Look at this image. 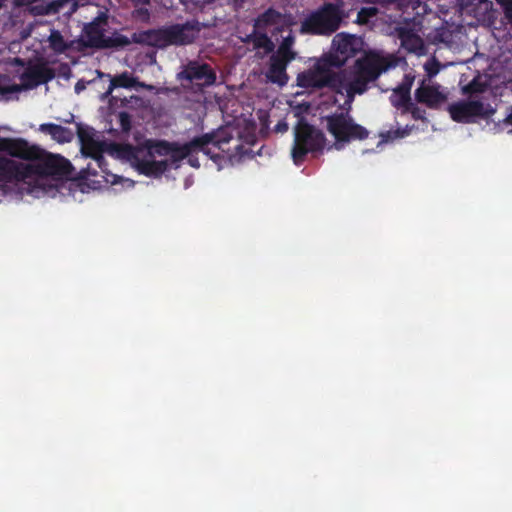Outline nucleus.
Wrapping results in <instances>:
<instances>
[{
    "label": "nucleus",
    "instance_id": "nucleus-1",
    "mask_svg": "<svg viewBox=\"0 0 512 512\" xmlns=\"http://www.w3.org/2000/svg\"><path fill=\"white\" fill-rule=\"evenodd\" d=\"M342 64L337 56L330 55L318 61L313 68L298 73L297 86L304 89L327 87L340 94L345 91L347 100L352 102L355 95L364 94L383 72L396 65V61L391 55L382 56L371 52L358 58L349 70H331V67H340Z\"/></svg>",
    "mask_w": 512,
    "mask_h": 512
},
{
    "label": "nucleus",
    "instance_id": "nucleus-2",
    "mask_svg": "<svg viewBox=\"0 0 512 512\" xmlns=\"http://www.w3.org/2000/svg\"><path fill=\"white\" fill-rule=\"evenodd\" d=\"M77 135L81 143V153L93 161L101 163L103 154L107 153L115 159L129 163L141 175L155 178L160 176V161L155 159L156 155H160L158 139H148L138 145L98 141L92 131L81 125H78Z\"/></svg>",
    "mask_w": 512,
    "mask_h": 512
},
{
    "label": "nucleus",
    "instance_id": "nucleus-3",
    "mask_svg": "<svg viewBox=\"0 0 512 512\" xmlns=\"http://www.w3.org/2000/svg\"><path fill=\"white\" fill-rule=\"evenodd\" d=\"M232 139V130L222 127L196 136L182 145L162 140V156L165 157L162 159V176L168 177L171 170L179 169L191 152H202L215 163L219 162L222 158L219 151L229 152L230 148L226 146Z\"/></svg>",
    "mask_w": 512,
    "mask_h": 512
},
{
    "label": "nucleus",
    "instance_id": "nucleus-4",
    "mask_svg": "<svg viewBox=\"0 0 512 512\" xmlns=\"http://www.w3.org/2000/svg\"><path fill=\"white\" fill-rule=\"evenodd\" d=\"M0 152L19 158L32 167L30 180L37 177H54L56 179L69 178L73 166L69 160L60 155L49 154L37 145H31L23 138H0Z\"/></svg>",
    "mask_w": 512,
    "mask_h": 512
},
{
    "label": "nucleus",
    "instance_id": "nucleus-5",
    "mask_svg": "<svg viewBox=\"0 0 512 512\" xmlns=\"http://www.w3.org/2000/svg\"><path fill=\"white\" fill-rule=\"evenodd\" d=\"M327 131L334 137V144L329 147L341 150L345 144L352 141H362L368 138L369 131L356 123L349 110L336 111L324 117Z\"/></svg>",
    "mask_w": 512,
    "mask_h": 512
},
{
    "label": "nucleus",
    "instance_id": "nucleus-6",
    "mask_svg": "<svg viewBox=\"0 0 512 512\" xmlns=\"http://www.w3.org/2000/svg\"><path fill=\"white\" fill-rule=\"evenodd\" d=\"M342 11L337 4L324 3L310 13L301 23L300 33L310 35H331L340 26Z\"/></svg>",
    "mask_w": 512,
    "mask_h": 512
},
{
    "label": "nucleus",
    "instance_id": "nucleus-7",
    "mask_svg": "<svg viewBox=\"0 0 512 512\" xmlns=\"http://www.w3.org/2000/svg\"><path fill=\"white\" fill-rule=\"evenodd\" d=\"M326 145L324 133L306 122H300L295 130L292 157L296 164L302 162L308 153L322 152Z\"/></svg>",
    "mask_w": 512,
    "mask_h": 512
},
{
    "label": "nucleus",
    "instance_id": "nucleus-8",
    "mask_svg": "<svg viewBox=\"0 0 512 512\" xmlns=\"http://www.w3.org/2000/svg\"><path fill=\"white\" fill-rule=\"evenodd\" d=\"M108 10L99 11L98 15L83 28L88 45L94 48L125 47L130 44L127 36L114 34L105 36V27L108 25Z\"/></svg>",
    "mask_w": 512,
    "mask_h": 512
},
{
    "label": "nucleus",
    "instance_id": "nucleus-9",
    "mask_svg": "<svg viewBox=\"0 0 512 512\" xmlns=\"http://www.w3.org/2000/svg\"><path fill=\"white\" fill-rule=\"evenodd\" d=\"M178 78L187 81L196 87V91H203L216 83L217 75L215 70L207 63L189 61L178 73Z\"/></svg>",
    "mask_w": 512,
    "mask_h": 512
},
{
    "label": "nucleus",
    "instance_id": "nucleus-10",
    "mask_svg": "<svg viewBox=\"0 0 512 512\" xmlns=\"http://www.w3.org/2000/svg\"><path fill=\"white\" fill-rule=\"evenodd\" d=\"M448 111L452 120L458 123H472L476 118H487L493 113V110L486 109L479 100H461L452 103L449 105Z\"/></svg>",
    "mask_w": 512,
    "mask_h": 512
},
{
    "label": "nucleus",
    "instance_id": "nucleus-11",
    "mask_svg": "<svg viewBox=\"0 0 512 512\" xmlns=\"http://www.w3.org/2000/svg\"><path fill=\"white\" fill-rule=\"evenodd\" d=\"M199 31L196 24H176L166 28L162 27V48L166 45H186L192 43Z\"/></svg>",
    "mask_w": 512,
    "mask_h": 512
},
{
    "label": "nucleus",
    "instance_id": "nucleus-12",
    "mask_svg": "<svg viewBox=\"0 0 512 512\" xmlns=\"http://www.w3.org/2000/svg\"><path fill=\"white\" fill-rule=\"evenodd\" d=\"M32 167L13 159L0 157V181L2 182H26L30 180Z\"/></svg>",
    "mask_w": 512,
    "mask_h": 512
},
{
    "label": "nucleus",
    "instance_id": "nucleus-13",
    "mask_svg": "<svg viewBox=\"0 0 512 512\" xmlns=\"http://www.w3.org/2000/svg\"><path fill=\"white\" fill-rule=\"evenodd\" d=\"M55 77L52 68L45 64H36L29 66L21 75V82L27 89H33L41 84L51 81Z\"/></svg>",
    "mask_w": 512,
    "mask_h": 512
},
{
    "label": "nucleus",
    "instance_id": "nucleus-14",
    "mask_svg": "<svg viewBox=\"0 0 512 512\" xmlns=\"http://www.w3.org/2000/svg\"><path fill=\"white\" fill-rule=\"evenodd\" d=\"M292 62L287 58L272 54L269 60L268 70L266 72L267 79L274 84L281 87L288 83L289 77L287 74V66Z\"/></svg>",
    "mask_w": 512,
    "mask_h": 512
},
{
    "label": "nucleus",
    "instance_id": "nucleus-15",
    "mask_svg": "<svg viewBox=\"0 0 512 512\" xmlns=\"http://www.w3.org/2000/svg\"><path fill=\"white\" fill-rule=\"evenodd\" d=\"M415 99L429 108H437L446 101V96L438 87L422 84L415 90Z\"/></svg>",
    "mask_w": 512,
    "mask_h": 512
},
{
    "label": "nucleus",
    "instance_id": "nucleus-16",
    "mask_svg": "<svg viewBox=\"0 0 512 512\" xmlns=\"http://www.w3.org/2000/svg\"><path fill=\"white\" fill-rule=\"evenodd\" d=\"M398 38L401 42V47L409 53L422 55L425 52V46L422 38L416 34L412 29L400 28L398 30Z\"/></svg>",
    "mask_w": 512,
    "mask_h": 512
},
{
    "label": "nucleus",
    "instance_id": "nucleus-17",
    "mask_svg": "<svg viewBox=\"0 0 512 512\" xmlns=\"http://www.w3.org/2000/svg\"><path fill=\"white\" fill-rule=\"evenodd\" d=\"M283 18L284 15L281 12L270 7L257 16L253 22V28L266 31L268 27L281 23Z\"/></svg>",
    "mask_w": 512,
    "mask_h": 512
},
{
    "label": "nucleus",
    "instance_id": "nucleus-18",
    "mask_svg": "<svg viewBox=\"0 0 512 512\" xmlns=\"http://www.w3.org/2000/svg\"><path fill=\"white\" fill-rule=\"evenodd\" d=\"M86 172L90 176H101L106 182L111 184H117L119 180L122 179L117 174L111 172L108 162L104 156L101 163L98 161H94V164L89 163L87 165Z\"/></svg>",
    "mask_w": 512,
    "mask_h": 512
},
{
    "label": "nucleus",
    "instance_id": "nucleus-19",
    "mask_svg": "<svg viewBox=\"0 0 512 512\" xmlns=\"http://www.w3.org/2000/svg\"><path fill=\"white\" fill-rule=\"evenodd\" d=\"M40 131L49 134L52 139L59 143L71 142L74 134L71 129L54 123H44L40 125Z\"/></svg>",
    "mask_w": 512,
    "mask_h": 512
},
{
    "label": "nucleus",
    "instance_id": "nucleus-20",
    "mask_svg": "<svg viewBox=\"0 0 512 512\" xmlns=\"http://www.w3.org/2000/svg\"><path fill=\"white\" fill-rule=\"evenodd\" d=\"M129 40L130 43L134 42L160 48V29L134 32Z\"/></svg>",
    "mask_w": 512,
    "mask_h": 512
},
{
    "label": "nucleus",
    "instance_id": "nucleus-21",
    "mask_svg": "<svg viewBox=\"0 0 512 512\" xmlns=\"http://www.w3.org/2000/svg\"><path fill=\"white\" fill-rule=\"evenodd\" d=\"M333 43L337 45V50L346 56L352 55L356 51L354 47L356 38L352 35L342 33L337 34L333 40Z\"/></svg>",
    "mask_w": 512,
    "mask_h": 512
},
{
    "label": "nucleus",
    "instance_id": "nucleus-22",
    "mask_svg": "<svg viewBox=\"0 0 512 512\" xmlns=\"http://www.w3.org/2000/svg\"><path fill=\"white\" fill-rule=\"evenodd\" d=\"M295 43V37L292 33L283 38L282 42L278 46V49L274 54L287 58L288 60H295L297 53L293 50Z\"/></svg>",
    "mask_w": 512,
    "mask_h": 512
},
{
    "label": "nucleus",
    "instance_id": "nucleus-23",
    "mask_svg": "<svg viewBox=\"0 0 512 512\" xmlns=\"http://www.w3.org/2000/svg\"><path fill=\"white\" fill-rule=\"evenodd\" d=\"M390 100L394 107L402 108L403 112L406 110V107L412 105L411 95L408 94L406 88L402 89V91L395 89Z\"/></svg>",
    "mask_w": 512,
    "mask_h": 512
},
{
    "label": "nucleus",
    "instance_id": "nucleus-24",
    "mask_svg": "<svg viewBox=\"0 0 512 512\" xmlns=\"http://www.w3.org/2000/svg\"><path fill=\"white\" fill-rule=\"evenodd\" d=\"M50 15L59 13L66 5H70L67 14L71 15L78 9V2L76 0H52L47 3Z\"/></svg>",
    "mask_w": 512,
    "mask_h": 512
},
{
    "label": "nucleus",
    "instance_id": "nucleus-25",
    "mask_svg": "<svg viewBox=\"0 0 512 512\" xmlns=\"http://www.w3.org/2000/svg\"><path fill=\"white\" fill-rule=\"evenodd\" d=\"M253 47L255 49H264L266 53H271L275 46L266 31L258 30L253 42Z\"/></svg>",
    "mask_w": 512,
    "mask_h": 512
},
{
    "label": "nucleus",
    "instance_id": "nucleus-26",
    "mask_svg": "<svg viewBox=\"0 0 512 512\" xmlns=\"http://www.w3.org/2000/svg\"><path fill=\"white\" fill-rule=\"evenodd\" d=\"M135 84V79L128 73H122L111 80L108 92H111L115 87L131 88Z\"/></svg>",
    "mask_w": 512,
    "mask_h": 512
},
{
    "label": "nucleus",
    "instance_id": "nucleus-27",
    "mask_svg": "<svg viewBox=\"0 0 512 512\" xmlns=\"http://www.w3.org/2000/svg\"><path fill=\"white\" fill-rule=\"evenodd\" d=\"M48 40L50 47L58 53H62L67 49V44L64 40V37L58 30H53Z\"/></svg>",
    "mask_w": 512,
    "mask_h": 512
},
{
    "label": "nucleus",
    "instance_id": "nucleus-28",
    "mask_svg": "<svg viewBox=\"0 0 512 512\" xmlns=\"http://www.w3.org/2000/svg\"><path fill=\"white\" fill-rule=\"evenodd\" d=\"M464 93L466 94H477L482 93L485 90V85L478 81L477 79H473L469 84L464 87Z\"/></svg>",
    "mask_w": 512,
    "mask_h": 512
},
{
    "label": "nucleus",
    "instance_id": "nucleus-29",
    "mask_svg": "<svg viewBox=\"0 0 512 512\" xmlns=\"http://www.w3.org/2000/svg\"><path fill=\"white\" fill-rule=\"evenodd\" d=\"M404 113H410L414 120H425L426 119V111L418 106H416L413 102L412 105L406 107Z\"/></svg>",
    "mask_w": 512,
    "mask_h": 512
},
{
    "label": "nucleus",
    "instance_id": "nucleus-30",
    "mask_svg": "<svg viewBox=\"0 0 512 512\" xmlns=\"http://www.w3.org/2000/svg\"><path fill=\"white\" fill-rule=\"evenodd\" d=\"M132 17L134 20L139 22H148L150 19V13L145 7H135L132 12Z\"/></svg>",
    "mask_w": 512,
    "mask_h": 512
},
{
    "label": "nucleus",
    "instance_id": "nucleus-31",
    "mask_svg": "<svg viewBox=\"0 0 512 512\" xmlns=\"http://www.w3.org/2000/svg\"><path fill=\"white\" fill-rule=\"evenodd\" d=\"M118 121L123 132H129L131 129V116L129 113L122 111L118 114Z\"/></svg>",
    "mask_w": 512,
    "mask_h": 512
},
{
    "label": "nucleus",
    "instance_id": "nucleus-32",
    "mask_svg": "<svg viewBox=\"0 0 512 512\" xmlns=\"http://www.w3.org/2000/svg\"><path fill=\"white\" fill-rule=\"evenodd\" d=\"M28 13L32 16L50 15L48 4L33 5L28 8Z\"/></svg>",
    "mask_w": 512,
    "mask_h": 512
},
{
    "label": "nucleus",
    "instance_id": "nucleus-33",
    "mask_svg": "<svg viewBox=\"0 0 512 512\" xmlns=\"http://www.w3.org/2000/svg\"><path fill=\"white\" fill-rule=\"evenodd\" d=\"M504 8L505 16L512 26V0H496Z\"/></svg>",
    "mask_w": 512,
    "mask_h": 512
},
{
    "label": "nucleus",
    "instance_id": "nucleus-34",
    "mask_svg": "<svg viewBox=\"0 0 512 512\" xmlns=\"http://www.w3.org/2000/svg\"><path fill=\"white\" fill-rule=\"evenodd\" d=\"M376 15V9L375 8H362L358 12V22L363 23L367 21L368 17Z\"/></svg>",
    "mask_w": 512,
    "mask_h": 512
},
{
    "label": "nucleus",
    "instance_id": "nucleus-35",
    "mask_svg": "<svg viewBox=\"0 0 512 512\" xmlns=\"http://www.w3.org/2000/svg\"><path fill=\"white\" fill-rule=\"evenodd\" d=\"M40 0H13V6L16 8L33 6L34 3L39 2Z\"/></svg>",
    "mask_w": 512,
    "mask_h": 512
},
{
    "label": "nucleus",
    "instance_id": "nucleus-36",
    "mask_svg": "<svg viewBox=\"0 0 512 512\" xmlns=\"http://www.w3.org/2000/svg\"><path fill=\"white\" fill-rule=\"evenodd\" d=\"M199 152H191L187 157L188 164L193 168H199L200 162L196 156Z\"/></svg>",
    "mask_w": 512,
    "mask_h": 512
},
{
    "label": "nucleus",
    "instance_id": "nucleus-37",
    "mask_svg": "<svg viewBox=\"0 0 512 512\" xmlns=\"http://www.w3.org/2000/svg\"><path fill=\"white\" fill-rule=\"evenodd\" d=\"M411 86H412V80H408L406 79V81H404L401 85H399L396 89L399 90V91H402V89L406 88L407 91H408V94L410 95V91H411Z\"/></svg>",
    "mask_w": 512,
    "mask_h": 512
},
{
    "label": "nucleus",
    "instance_id": "nucleus-38",
    "mask_svg": "<svg viewBox=\"0 0 512 512\" xmlns=\"http://www.w3.org/2000/svg\"><path fill=\"white\" fill-rule=\"evenodd\" d=\"M257 31L255 28H253L252 33L246 35V37L243 39V42L245 43H252L254 42L255 36L257 34Z\"/></svg>",
    "mask_w": 512,
    "mask_h": 512
},
{
    "label": "nucleus",
    "instance_id": "nucleus-39",
    "mask_svg": "<svg viewBox=\"0 0 512 512\" xmlns=\"http://www.w3.org/2000/svg\"><path fill=\"white\" fill-rule=\"evenodd\" d=\"M288 130V125L286 122H279L277 125H276V131H279V132H286Z\"/></svg>",
    "mask_w": 512,
    "mask_h": 512
},
{
    "label": "nucleus",
    "instance_id": "nucleus-40",
    "mask_svg": "<svg viewBox=\"0 0 512 512\" xmlns=\"http://www.w3.org/2000/svg\"><path fill=\"white\" fill-rule=\"evenodd\" d=\"M134 7H138L140 5H146L150 3V0H131Z\"/></svg>",
    "mask_w": 512,
    "mask_h": 512
},
{
    "label": "nucleus",
    "instance_id": "nucleus-41",
    "mask_svg": "<svg viewBox=\"0 0 512 512\" xmlns=\"http://www.w3.org/2000/svg\"><path fill=\"white\" fill-rule=\"evenodd\" d=\"M85 88V85L82 83V82H77L76 85H75V91L76 93H79L80 91H82L83 89Z\"/></svg>",
    "mask_w": 512,
    "mask_h": 512
},
{
    "label": "nucleus",
    "instance_id": "nucleus-42",
    "mask_svg": "<svg viewBox=\"0 0 512 512\" xmlns=\"http://www.w3.org/2000/svg\"><path fill=\"white\" fill-rule=\"evenodd\" d=\"M242 148H243V146L241 144H237L235 146V148H234L235 149V153L236 154H242Z\"/></svg>",
    "mask_w": 512,
    "mask_h": 512
},
{
    "label": "nucleus",
    "instance_id": "nucleus-43",
    "mask_svg": "<svg viewBox=\"0 0 512 512\" xmlns=\"http://www.w3.org/2000/svg\"><path fill=\"white\" fill-rule=\"evenodd\" d=\"M5 0H0V9H2Z\"/></svg>",
    "mask_w": 512,
    "mask_h": 512
},
{
    "label": "nucleus",
    "instance_id": "nucleus-44",
    "mask_svg": "<svg viewBox=\"0 0 512 512\" xmlns=\"http://www.w3.org/2000/svg\"><path fill=\"white\" fill-rule=\"evenodd\" d=\"M214 1H215V0H205V3H207V4H211V3H213Z\"/></svg>",
    "mask_w": 512,
    "mask_h": 512
},
{
    "label": "nucleus",
    "instance_id": "nucleus-45",
    "mask_svg": "<svg viewBox=\"0 0 512 512\" xmlns=\"http://www.w3.org/2000/svg\"><path fill=\"white\" fill-rule=\"evenodd\" d=\"M4 93V89L2 88V86L0 85V94Z\"/></svg>",
    "mask_w": 512,
    "mask_h": 512
},
{
    "label": "nucleus",
    "instance_id": "nucleus-46",
    "mask_svg": "<svg viewBox=\"0 0 512 512\" xmlns=\"http://www.w3.org/2000/svg\"><path fill=\"white\" fill-rule=\"evenodd\" d=\"M130 182V186L134 185V182L132 180H128Z\"/></svg>",
    "mask_w": 512,
    "mask_h": 512
},
{
    "label": "nucleus",
    "instance_id": "nucleus-47",
    "mask_svg": "<svg viewBox=\"0 0 512 512\" xmlns=\"http://www.w3.org/2000/svg\"><path fill=\"white\" fill-rule=\"evenodd\" d=\"M152 62H156V56L154 55L153 59H152Z\"/></svg>",
    "mask_w": 512,
    "mask_h": 512
}]
</instances>
